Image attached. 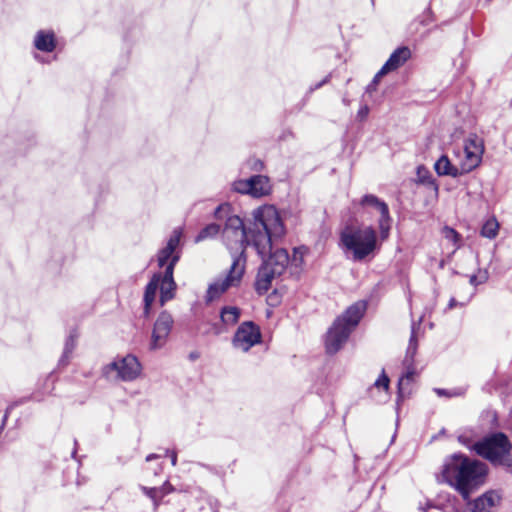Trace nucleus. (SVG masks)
Listing matches in <instances>:
<instances>
[{
	"label": "nucleus",
	"mask_w": 512,
	"mask_h": 512,
	"mask_svg": "<svg viewBox=\"0 0 512 512\" xmlns=\"http://www.w3.org/2000/svg\"><path fill=\"white\" fill-rule=\"evenodd\" d=\"M252 223L247 229L239 216L227 217L222 231V239L230 251L244 255L245 246L251 245L257 254L264 258L286 233L279 211L273 205H263L252 212Z\"/></svg>",
	"instance_id": "nucleus-1"
},
{
	"label": "nucleus",
	"mask_w": 512,
	"mask_h": 512,
	"mask_svg": "<svg viewBox=\"0 0 512 512\" xmlns=\"http://www.w3.org/2000/svg\"><path fill=\"white\" fill-rule=\"evenodd\" d=\"M182 237V229L177 228L173 231L172 235L170 236L167 245L161 249L157 256V261L159 267H166L172 258L176 255L175 250L177 246L179 245L180 239Z\"/></svg>",
	"instance_id": "nucleus-15"
},
{
	"label": "nucleus",
	"mask_w": 512,
	"mask_h": 512,
	"mask_svg": "<svg viewBox=\"0 0 512 512\" xmlns=\"http://www.w3.org/2000/svg\"><path fill=\"white\" fill-rule=\"evenodd\" d=\"M387 73H382V68L377 72V74L374 76L373 80H372V84L374 85H378V83L380 82V79L386 75Z\"/></svg>",
	"instance_id": "nucleus-32"
},
{
	"label": "nucleus",
	"mask_w": 512,
	"mask_h": 512,
	"mask_svg": "<svg viewBox=\"0 0 512 512\" xmlns=\"http://www.w3.org/2000/svg\"><path fill=\"white\" fill-rule=\"evenodd\" d=\"M500 497L497 493L491 491L478 497L474 501L472 512H490V509L498 504Z\"/></svg>",
	"instance_id": "nucleus-19"
},
{
	"label": "nucleus",
	"mask_w": 512,
	"mask_h": 512,
	"mask_svg": "<svg viewBox=\"0 0 512 512\" xmlns=\"http://www.w3.org/2000/svg\"><path fill=\"white\" fill-rule=\"evenodd\" d=\"M376 86H377V85H374V84H372V82H371V83L367 86V91H368V92H373V91H375V90H376Z\"/></svg>",
	"instance_id": "nucleus-33"
},
{
	"label": "nucleus",
	"mask_w": 512,
	"mask_h": 512,
	"mask_svg": "<svg viewBox=\"0 0 512 512\" xmlns=\"http://www.w3.org/2000/svg\"><path fill=\"white\" fill-rule=\"evenodd\" d=\"M434 169L439 176H451L453 178L464 175L460 163L454 165L446 155H442L434 164Z\"/></svg>",
	"instance_id": "nucleus-17"
},
{
	"label": "nucleus",
	"mask_w": 512,
	"mask_h": 512,
	"mask_svg": "<svg viewBox=\"0 0 512 512\" xmlns=\"http://www.w3.org/2000/svg\"><path fill=\"white\" fill-rule=\"evenodd\" d=\"M484 152L483 138L471 133L464 139L462 151H455L454 154L462 167V171L467 174L481 164Z\"/></svg>",
	"instance_id": "nucleus-8"
},
{
	"label": "nucleus",
	"mask_w": 512,
	"mask_h": 512,
	"mask_svg": "<svg viewBox=\"0 0 512 512\" xmlns=\"http://www.w3.org/2000/svg\"><path fill=\"white\" fill-rule=\"evenodd\" d=\"M414 377V372L413 371H408L404 376H402L400 379H399V382H398V389H399V397H402L403 396V387L405 384H408Z\"/></svg>",
	"instance_id": "nucleus-29"
},
{
	"label": "nucleus",
	"mask_w": 512,
	"mask_h": 512,
	"mask_svg": "<svg viewBox=\"0 0 512 512\" xmlns=\"http://www.w3.org/2000/svg\"><path fill=\"white\" fill-rule=\"evenodd\" d=\"M246 260L242 256H234L230 270L226 277L218 279L209 285L206 293V301L212 302L219 298L230 287L238 286L244 271Z\"/></svg>",
	"instance_id": "nucleus-9"
},
{
	"label": "nucleus",
	"mask_w": 512,
	"mask_h": 512,
	"mask_svg": "<svg viewBox=\"0 0 512 512\" xmlns=\"http://www.w3.org/2000/svg\"><path fill=\"white\" fill-rule=\"evenodd\" d=\"M457 490L465 500H469L470 495L477 488L479 482H448Z\"/></svg>",
	"instance_id": "nucleus-25"
},
{
	"label": "nucleus",
	"mask_w": 512,
	"mask_h": 512,
	"mask_svg": "<svg viewBox=\"0 0 512 512\" xmlns=\"http://www.w3.org/2000/svg\"><path fill=\"white\" fill-rule=\"evenodd\" d=\"M230 210L231 206L228 203H223L216 208L214 216L217 219H222L230 213Z\"/></svg>",
	"instance_id": "nucleus-28"
},
{
	"label": "nucleus",
	"mask_w": 512,
	"mask_h": 512,
	"mask_svg": "<svg viewBox=\"0 0 512 512\" xmlns=\"http://www.w3.org/2000/svg\"><path fill=\"white\" fill-rule=\"evenodd\" d=\"M179 260V255L172 258L166 266L164 275L154 274L150 282L147 284L144 292V312L146 315L150 313L151 306L156 299L158 288H160V305L172 300L175 296L176 283L173 278L174 267Z\"/></svg>",
	"instance_id": "nucleus-4"
},
{
	"label": "nucleus",
	"mask_w": 512,
	"mask_h": 512,
	"mask_svg": "<svg viewBox=\"0 0 512 512\" xmlns=\"http://www.w3.org/2000/svg\"><path fill=\"white\" fill-rule=\"evenodd\" d=\"M262 335L259 326L251 321L243 322L237 328L232 345L235 349L248 352L253 346L261 342Z\"/></svg>",
	"instance_id": "nucleus-11"
},
{
	"label": "nucleus",
	"mask_w": 512,
	"mask_h": 512,
	"mask_svg": "<svg viewBox=\"0 0 512 512\" xmlns=\"http://www.w3.org/2000/svg\"><path fill=\"white\" fill-rule=\"evenodd\" d=\"M34 46L40 51L52 52L56 47V39L53 31H38L34 38Z\"/></svg>",
	"instance_id": "nucleus-18"
},
{
	"label": "nucleus",
	"mask_w": 512,
	"mask_h": 512,
	"mask_svg": "<svg viewBox=\"0 0 512 512\" xmlns=\"http://www.w3.org/2000/svg\"><path fill=\"white\" fill-rule=\"evenodd\" d=\"M104 371L108 377L115 373L117 379L129 382L140 376L142 366L136 356L127 354L123 357H117L104 368Z\"/></svg>",
	"instance_id": "nucleus-10"
},
{
	"label": "nucleus",
	"mask_w": 512,
	"mask_h": 512,
	"mask_svg": "<svg viewBox=\"0 0 512 512\" xmlns=\"http://www.w3.org/2000/svg\"><path fill=\"white\" fill-rule=\"evenodd\" d=\"M233 189L236 192L259 198L270 193L271 185L268 177L256 175L249 179L235 181L233 183Z\"/></svg>",
	"instance_id": "nucleus-12"
},
{
	"label": "nucleus",
	"mask_w": 512,
	"mask_h": 512,
	"mask_svg": "<svg viewBox=\"0 0 512 512\" xmlns=\"http://www.w3.org/2000/svg\"><path fill=\"white\" fill-rule=\"evenodd\" d=\"M328 81V78H325L322 82H320L319 84L316 85L315 88H319L321 87L324 83H326Z\"/></svg>",
	"instance_id": "nucleus-38"
},
{
	"label": "nucleus",
	"mask_w": 512,
	"mask_h": 512,
	"mask_svg": "<svg viewBox=\"0 0 512 512\" xmlns=\"http://www.w3.org/2000/svg\"><path fill=\"white\" fill-rule=\"evenodd\" d=\"M77 335L71 333L65 341L64 350L59 360V365L66 366L71 358V355L76 347Z\"/></svg>",
	"instance_id": "nucleus-21"
},
{
	"label": "nucleus",
	"mask_w": 512,
	"mask_h": 512,
	"mask_svg": "<svg viewBox=\"0 0 512 512\" xmlns=\"http://www.w3.org/2000/svg\"><path fill=\"white\" fill-rule=\"evenodd\" d=\"M442 235L446 240L451 241L454 244L455 248H458L460 246V235L453 228L445 226L442 229Z\"/></svg>",
	"instance_id": "nucleus-26"
},
{
	"label": "nucleus",
	"mask_w": 512,
	"mask_h": 512,
	"mask_svg": "<svg viewBox=\"0 0 512 512\" xmlns=\"http://www.w3.org/2000/svg\"><path fill=\"white\" fill-rule=\"evenodd\" d=\"M365 308L363 302L355 303L334 321L325 340V348L329 354H335L346 343L352 330L362 318Z\"/></svg>",
	"instance_id": "nucleus-3"
},
{
	"label": "nucleus",
	"mask_w": 512,
	"mask_h": 512,
	"mask_svg": "<svg viewBox=\"0 0 512 512\" xmlns=\"http://www.w3.org/2000/svg\"><path fill=\"white\" fill-rule=\"evenodd\" d=\"M475 280H476V276H472L471 279H470V283L474 284Z\"/></svg>",
	"instance_id": "nucleus-39"
},
{
	"label": "nucleus",
	"mask_w": 512,
	"mask_h": 512,
	"mask_svg": "<svg viewBox=\"0 0 512 512\" xmlns=\"http://www.w3.org/2000/svg\"><path fill=\"white\" fill-rule=\"evenodd\" d=\"M174 320L166 311H163L157 317L151 335L150 349L158 350L165 346L173 327Z\"/></svg>",
	"instance_id": "nucleus-13"
},
{
	"label": "nucleus",
	"mask_w": 512,
	"mask_h": 512,
	"mask_svg": "<svg viewBox=\"0 0 512 512\" xmlns=\"http://www.w3.org/2000/svg\"><path fill=\"white\" fill-rule=\"evenodd\" d=\"M159 456L157 454H150L146 457V461H151L153 459H157Z\"/></svg>",
	"instance_id": "nucleus-35"
},
{
	"label": "nucleus",
	"mask_w": 512,
	"mask_h": 512,
	"mask_svg": "<svg viewBox=\"0 0 512 512\" xmlns=\"http://www.w3.org/2000/svg\"><path fill=\"white\" fill-rule=\"evenodd\" d=\"M457 305V302L454 298H451L449 301V308H453Z\"/></svg>",
	"instance_id": "nucleus-37"
},
{
	"label": "nucleus",
	"mask_w": 512,
	"mask_h": 512,
	"mask_svg": "<svg viewBox=\"0 0 512 512\" xmlns=\"http://www.w3.org/2000/svg\"><path fill=\"white\" fill-rule=\"evenodd\" d=\"M143 490L148 497L157 503L166 494L171 492L172 486L170 485V482H163L159 486L143 487Z\"/></svg>",
	"instance_id": "nucleus-20"
},
{
	"label": "nucleus",
	"mask_w": 512,
	"mask_h": 512,
	"mask_svg": "<svg viewBox=\"0 0 512 512\" xmlns=\"http://www.w3.org/2000/svg\"><path fill=\"white\" fill-rule=\"evenodd\" d=\"M279 242L274 246L273 250L268 253L263 259L257 279L255 288L259 294L266 293L272 286L275 278L281 276L289 263L288 252L278 247Z\"/></svg>",
	"instance_id": "nucleus-5"
},
{
	"label": "nucleus",
	"mask_w": 512,
	"mask_h": 512,
	"mask_svg": "<svg viewBox=\"0 0 512 512\" xmlns=\"http://www.w3.org/2000/svg\"><path fill=\"white\" fill-rule=\"evenodd\" d=\"M435 391H436V393H437L438 395H440V396H441V395H448V396H451V394H448V393H447L445 390H443V389H436Z\"/></svg>",
	"instance_id": "nucleus-34"
},
{
	"label": "nucleus",
	"mask_w": 512,
	"mask_h": 512,
	"mask_svg": "<svg viewBox=\"0 0 512 512\" xmlns=\"http://www.w3.org/2000/svg\"><path fill=\"white\" fill-rule=\"evenodd\" d=\"M417 350V342H416V336H415V326H412V333L409 341V346L407 349V353L411 355V357L414 356Z\"/></svg>",
	"instance_id": "nucleus-30"
},
{
	"label": "nucleus",
	"mask_w": 512,
	"mask_h": 512,
	"mask_svg": "<svg viewBox=\"0 0 512 512\" xmlns=\"http://www.w3.org/2000/svg\"><path fill=\"white\" fill-rule=\"evenodd\" d=\"M411 57L408 47L397 48L382 66V73H390L402 67Z\"/></svg>",
	"instance_id": "nucleus-16"
},
{
	"label": "nucleus",
	"mask_w": 512,
	"mask_h": 512,
	"mask_svg": "<svg viewBox=\"0 0 512 512\" xmlns=\"http://www.w3.org/2000/svg\"><path fill=\"white\" fill-rule=\"evenodd\" d=\"M389 378L388 376L385 374L384 371H382L381 375L379 376V378L374 382L373 384V387L371 389V391L373 389H377V390H383L385 392L388 391V388H389Z\"/></svg>",
	"instance_id": "nucleus-27"
},
{
	"label": "nucleus",
	"mask_w": 512,
	"mask_h": 512,
	"mask_svg": "<svg viewBox=\"0 0 512 512\" xmlns=\"http://www.w3.org/2000/svg\"><path fill=\"white\" fill-rule=\"evenodd\" d=\"M220 225L216 223H211L206 225L203 229L195 237V242L199 243L207 239H212L217 236L220 232Z\"/></svg>",
	"instance_id": "nucleus-22"
},
{
	"label": "nucleus",
	"mask_w": 512,
	"mask_h": 512,
	"mask_svg": "<svg viewBox=\"0 0 512 512\" xmlns=\"http://www.w3.org/2000/svg\"><path fill=\"white\" fill-rule=\"evenodd\" d=\"M510 448L511 444L503 433L493 434L474 445L477 454L496 464L508 462Z\"/></svg>",
	"instance_id": "nucleus-7"
},
{
	"label": "nucleus",
	"mask_w": 512,
	"mask_h": 512,
	"mask_svg": "<svg viewBox=\"0 0 512 512\" xmlns=\"http://www.w3.org/2000/svg\"><path fill=\"white\" fill-rule=\"evenodd\" d=\"M220 317L224 325H234L240 317V310L236 307H224L221 311Z\"/></svg>",
	"instance_id": "nucleus-23"
},
{
	"label": "nucleus",
	"mask_w": 512,
	"mask_h": 512,
	"mask_svg": "<svg viewBox=\"0 0 512 512\" xmlns=\"http://www.w3.org/2000/svg\"><path fill=\"white\" fill-rule=\"evenodd\" d=\"M361 204L363 206L371 207L379 213L380 218L378 222L381 238L386 239L389 235V230L391 226V218L389 215V209L387 204L374 195L364 196L361 200Z\"/></svg>",
	"instance_id": "nucleus-14"
},
{
	"label": "nucleus",
	"mask_w": 512,
	"mask_h": 512,
	"mask_svg": "<svg viewBox=\"0 0 512 512\" xmlns=\"http://www.w3.org/2000/svg\"><path fill=\"white\" fill-rule=\"evenodd\" d=\"M487 475V465L464 455H453L443 467V480H478Z\"/></svg>",
	"instance_id": "nucleus-6"
},
{
	"label": "nucleus",
	"mask_w": 512,
	"mask_h": 512,
	"mask_svg": "<svg viewBox=\"0 0 512 512\" xmlns=\"http://www.w3.org/2000/svg\"><path fill=\"white\" fill-rule=\"evenodd\" d=\"M433 184H434L435 190L437 191L438 190V186L434 182H433Z\"/></svg>",
	"instance_id": "nucleus-40"
},
{
	"label": "nucleus",
	"mask_w": 512,
	"mask_h": 512,
	"mask_svg": "<svg viewBox=\"0 0 512 512\" xmlns=\"http://www.w3.org/2000/svg\"><path fill=\"white\" fill-rule=\"evenodd\" d=\"M499 223L496 218L491 217L485 221L481 228V235L485 238L494 239L498 235Z\"/></svg>",
	"instance_id": "nucleus-24"
},
{
	"label": "nucleus",
	"mask_w": 512,
	"mask_h": 512,
	"mask_svg": "<svg viewBox=\"0 0 512 512\" xmlns=\"http://www.w3.org/2000/svg\"><path fill=\"white\" fill-rule=\"evenodd\" d=\"M340 245L353 261H362L377 249L376 231L371 226H347L341 232Z\"/></svg>",
	"instance_id": "nucleus-2"
},
{
	"label": "nucleus",
	"mask_w": 512,
	"mask_h": 512,
	"mask_svg": "<svg viewBox=\"0 0 512 512\" xmlns=\"http://www.w3.org/2000/svg\"><path fill=\"white\" fill-rule=\"evenodd\" d=\"M369 114V107L367 105H364L362 107H360V109L358 110V117L360 119H365Z\"/></svg>",
	"instance_id": "nucleus-31"
},
{
	"label": "nucleus",
	"mask_w": 512,
	"mask_h": 512,
	"mask_svg": "<svg viewBox=\"0 0 512 512\" xmlns=\"http://www.w3.org/2000/svg\"><path fill=\"white\" fill-rule=\"evenodd\" d=\"M176 461H177V455L175 452H172L171 454V462H172V465H175L176 464Z\"/></svg>",
	"instance_id": "nucleus-36"
}]
</instances>
